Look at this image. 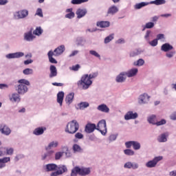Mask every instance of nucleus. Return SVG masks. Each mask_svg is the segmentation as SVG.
<instances>
[{
	"label": "nucleus",
	"mask_w": 176,
	"mask_h": 176,
	"mask_svg": "<svg viewBox=\"0 0 176 176\" xmlns=\"http://www.w3.org/2000/svg\"><path fill=\"white\" fill-rule=\"evenodd\" d=\"M18 85L16 87V91L18 94H25L28 91V87L27 86H30V81L25 79H21L18 80Z\"/></svg>",
	"instance_id": "nucleus-2"
},
{
	"label": "nucleus",
	"mask_w": 176,
	"mask_h": 176,
	"mask_svg": "<svg viewBox=\"0 0 176 176\" xmlns=\"http://www.w3.org/2000/svg\"><path fill=\"white\" fill-rule=\"evenodd\" d=\"M170 119H171V120H176V112H174V113L170 116Z\"/></svg>",
	"instance_id": "nucleus-63"
},
{
	"label": "nucleus",
	"mask_w": 176,
	"mask_h": 176,
	"mask_svg": "<svg viewBox=\"0 0 176 176\" xmlns=\"http://www.w3.org/2000/svg\"><path fill=\"white\" fill-rule=\"evenodd\" d=\"M75 138L77 140H82L83 138V134L80 132H78L75 134Z\"/></svg>",
	"instance_id": "nucleus-54"
},
{
	"label": "nucleus",
	"mask_w": 176,
	"mask_h": 176,
	"mask_svg": "<svg viewBox=\"0 0 176 176\" xmlns=\"http://www.w3.org/2000/svg\"><path fill=\"white\" fill-rule=\"evenodd\" d=\"M58 166L56 164H48L45 166V170L47 172L49 171H56L57 170Z\"/></svg>",
	"instance_id": "nucleus-22"
},
{
	"label": "nucleus",
	"mask_w": 176,
	"mask_h": 176,
	"mask_svg": "<svg viewBox=\"0 0 176 176\" xmlns=\"http://www.w3.org/2000/svg\"><path fill=\"white\" fill-rule=\"evenodd\" d=\"M147 120L151 124H155L156 126V123H157V117L155 115H151L147 118Z\"/></svg>",
	"instance_id": "nucleus-26"
},
{
	"label": "nucleus",
	"mask_w": 176,
	"mask_h": 176,
	"mask_svg": "<svg viewBox=\"0 0 176 176\" xmlns=\"http://www.w3.org/2000/svg\"><path fill=\"white\" fill-rule=\"evenodd\" d=\"M98 76V73L97 72L91 74L89 75L85 74L81 77L80 80L78 81L77 86L83 90H87V89L90 87L91 83H93L91 79L97 78Z\"/></svg>",
	"instance_id": "nucleus-1"
},
{
	"label": "nucleus",
	"mask_w": 176,
	"mask_h": 176,
	"mask_svg": "<svg viewBox=\"0 0 176 176\" xmlns=\"http://www.w3.org/2000/svg\"><path fill=\"white\" fill-rule=\"evenodd\" d=\"M124 153L127 156H133L134 155V151L131 149H126L124 151Z\"/></svg>",
	"instance_id": "nucleus-44"
},
{
	"label": "nucleus",
	"mask_w": 176,
	"mask_h": 176,
	"mask_svg": "<svg viewBox=\"0 0 176 176\" xmlns=\"http://www.w3.org/2000/svg\"><path fill=\"white\" fill-rule=\"evenodd\" d=\"M10 162V157H5L0 159V168H3V167H6V163Z\"/></svg>",
	"instance_id": "nucleus-19"
},
{
	"label": "nucleus",
	"mask_w": 176,
	"mask_h": 176,
	"mask_svg": "<svg viewBox=\"0 0 176 176\" xmlns=\"http://www.w3.org/2000/svg\"><path fill=\"white\" fill-rule=\"evenodd\" d=\"M0 132L4 135H10L12 130L6 124H0Z\"/></svg>",
	"instance_id": "nucleus-6"
},
{
	"label": "nucleus",
	"mask_w": 176,
	"mask_h": 176,
	"mask_svg": "<svg viewBox=\"0 0 176 176\" xmlns=\"http://www.w3.org/2000/svg\"><path fill=\"white\" fill-rule=\"evenodd\" d=\"M63 101H64V92L59 91L57 94V103L59 104L60 107H63Z\"/></svg>",
	"instance_id": "nucleus-18"
},
{
	"label": "nucleus",
	"mask_w": 176,
	"mask_h": 176,
	"mask_svg": "<svg viewBox=\"0 0 176 176\" xmlns=\"http://www.w3.org/2000/svg\"><path fill=\"white\" fill-rule=\"evenodd\" d=\"M28 16V10H23L17 12L18 19H24Z\"/></svg>",
	"instance_id": "nucleus-25"
},
{
	"label": "nucleus",
	"mask_w": 176,
	"mask_h": 176,
	"mask_svg": "<svg viewBox=\"0 0 176 176\" xmlns=\"http://www.w3.org/2000/svg\"><path fill=\"white\" fill-rule=\"evenodd\" d=\"M72 149L75 153H76V152H82V147H80V146H79V144H74L72 146Z\"/></svg>",
	"instance_id": "nucleus-37"
},
{
	"label": "nucleus",
	"mask_w": 176,
	"mask_h": 176,
	"mask_svg": "<svg viewBox=\"0 0 176 176\" xmlns=\"http://www.w3.org/2000/svg\"><path fill=\"white\" fill-rule=\"evenodd\" d=\"M80 175H89L90 174V168H79Z\"/></svg>",
	"instance_id": "nucleus-30"
},
{
	"label": "nucleus",
	"mask_w": 176,
	"mask_h": 176,
	"mask_svg": "<svg viewBox=\"0 0 176 176\" xmlns=\"http://www.w3.org/2000/svg\"><path fill=\"white\" fill-rule=\"evenodd\" d=\"M146 98H147V100H149V96H148V94H144L141 95L140 96V101H139L140 104H145Z\"/></svg>",
	"instance_id": "nucleus-31"
},
{
	"label": "nucleus",
	"mask_w": 176,
	"mask_h": 176,
	"mask_svg": "<svg viewBox=\"0 0 176 176\" xmlns=\"http://www.w3.org/2000/svg\"><path fill=\"white\" fill-rule=\"evenodd\" d=\"M126 76L128 78H133V76H135L137 74H138V69L133 68L130 70H129L127 72H125Z\"/></svg>",
	"instance_id": "nucleus-17"
},
{
	"label": "nucleus",
	"mask_w": 176,
	"mask_h": 176,
	"mask_svg": "<svg viewBox=\"0 0 176 176\" xmlns=\"http://www.w3.org/2000/svg\"><path fill=\"white\" fill-rule=\"evenodd\" d=\"M157 141L159 142H166L167 141V135L166 133L162 134L158 137Z\"/></svg>",
	"instance_id": "nucleus-34"
},
{
	"label": "nucleus",
	"mask_w": 176,
	"mask_h": 176,
	"mask_svg": "<svg viewBox=\"0 0 176 176\" xmlns=\"http://www.w3.org/2000/svg\"><path fill=\"white\" fill-rule=\"evenodd\" d=\"M53 153H54V151L51 150V151H47V153L44 154L42 156V160H45L46 159V157H49L52 156Z\"/></svg>",
	"instance_id": "nucleus-40"
},
{
	"label": "nucleus",
	"mask_w": 176,
	"mask_h": 176,
	"mask_svg": "<svg viewBox=\"0 0 176 176\" xmlns=\"http://www.w3.org/2000/svg\"><path fill=\"white\" fill-rule=\"evenodd\" d=\"M144 64H145V61L142 58H140L138 61L134 62V65H136L138 67H141L144 65Z\"/></svg>",
	"instance_id": "nucleus-39"
},
{
	"label": "nucleus",
	"mask_w": 176,
	"mask_h": 176,
	"mask_svg": "<svg viewBox=\"0 0 176 176\" xmlns=\"http://www.w3.org/2000/svg\"><path fill=\"white\" fill-rule=\"evenodd\" d=\"M79 166H76L72 170L71 176H76L78 174L80 175Z\"/></svg>",
	"instance_id": "nucleus-36"
},
{
	"label": "nucleus",
	"mask_w": 176,
	"mask_h": 176,
	"mask_svg": "<svg viewBox=\"0 0 176 176\" xmlns=\"http://www.w3.org/2000/svg\"><path fill=\"white\" fill-rule=\"evenodd\" d=\"M42 32H43V30H42V29L41 28H37L33 32V34H34V35H41Z\"/></svg>",
	"instance_id": "nucleus-48"
},
{
	"label": "nucleus",
	"mask_w": 176,
	"mask_h": 176,
	"mask_svg": "<svg viewBox=\"0 0 176 176\" xmlns=\"http://www.w3.org/2000/svg\"><path fill=\"white\" fill-rule=\"evenodd\" d=\"M79 53V51L78 50H74L72 52V54L69 55V57H74V56H76Z\"/></svg>",
	"instance_id": "nucleus-61"
},
{
	"label": "nucleus",
	"mask_w": 176,
	"mask_h": 176,
	"mask_svg": "<svg viewBox=\"0 0 176 176\" xmlns=\"http://www.w3.org/2000/svg\"><path fill=\"white\" fill-rule=\"evenodd\" d=\"M87 107H89V102H80L79 104L80 109H85V108H87Z\"/></svg>",
	"instance_id": "nucleus-47"
},
{
	"label": "nucleus",
	"mask_w": 176,
	"mask_h": 176,
	"mask_svg": "<svg viewBox=\"0 0 176 176\" xmlns=\"http://www.w3.org/2000/svg\"><path fill=\"white\" fill-rule=\"evenodd\" d=\"M166 121L164 119L161 120L160 121H157L155 126H163V124H166Z\"/></svg>",
	"instance_id": "nucleus-52"
},
{
	"label": "nucleus",
	"mask_w": 176,
	"mask_h": 176,
	"mask_svg": "<svg viewBox=\"0 0 176 176\" xmlns=\"http://www.w3.org/2000/svg\"><path fill=\"white\" fill-rule=\"evenodd\" d=\"M138 54H140V51L136 50L130 53V57H135V56H138Z\"/></svg>",
	"instance_id": "nucleus-53"
},
{
	"label": "nucleus",
	"mask_w": 176,
	"mask_h": 176,
	"mask_svg": "<svg viewBox=\"0 0 176 176\" xmlns=\"http://www.w3.org/2000/svg\"><path fill=\"white\" fill-rule=\"evenodd\" d=\"M21 98H20V94L14 93L10 96V101L12 102H20Z\"/></svg>",
	"instance_id": "nucleus-14"
},
{
	"label": "nucleus",
	"mask_w": 176,
	"mask_h": 176,
	"mask_svg": "<svg viewBox=\"0 0 176 176\" xmlns=\"http://www.w3.org/2000/svg\"><path fill=\"white\" fill-rule=\"evenodd\" d=\"M24 56V53L23 52H15L12 54H8L6 56V58H20V57H23Z\"/></svg>",
	"instance_id": "nucleus-12"
},
{
	"label": "nucleus",
	"mask_w": 176,
	"mask_h": 176,
	"mask_svg": "<svg viewBox=\"0 0 176 176\" xmlns=\"http://www.w3.org/2000/svg\"><path fill=\"white\" fill-rule=\"evenodd\" d=\"M47 56L50 63L52 64H57V61L54 59V58H53V56H54V52H53V51L50 50L48 52Z\"/></svg>",
	"instance_id": "nucleus-29"
},
{
	"label": "nucleus",
	"mask_w": 176,
	"mask_h": 176,
	"mask_svg": "<svg viewBox=\"0 0 176 176\" xmlns=\"http://www.w3.org/2000/svg\"><path fill=\"white\" fill-rule=\"evenodd\" d=\"M78 130H79V123H78L76 120H73L68 122L65 129V132L69 134H75Z\"/></svg>",
	"instance_id": "nucleus-3"
},
{
	"label": "nucleus",
	"mask_w": 176,
	"mask_h": 176,
	"mask_svg": "<svg viewBox=\"0 0 176 176\" xmlns=\"http://www.w3.org/2000/svg\"><path fill=\"white\" fill-rule=\"evenodd\" d=\"M58 146V142H52L49 144L48 146L45 148L46 151H49L50 149H52V148H57Z\"/></svg>",
	"instance_id": "nucleus-33"
},
{
	"label": "nucleus",
	"mask_w": 176,
	"mask_h": 176,
	"mask_svg": "<svg viewBox=\"0 0 176 176\" xmlns=\"http://www.w3.org/2000/svg\"><path fill=\"white\" fill-rule=\"evenodd\" d=\"M149 44L151 45V46H157V39L155 38L154 40L151 41Z\"/></svg>",
	"instance_id": "nucleus-56"
},
{
	"label": "nucleus",
	"mask_w": 176,
	"mask_h": 176,
	"mask_svg": "<svg viewBox=\"0 0 176 176\" xmlns=\"http://www.w3.org/2000/svg\"><path fill=\"white\" fill-rule=\"evenodd\" d=\"M45 131H46V127H38L34 129L33 134L34 135H42L45 133Z\"/></svg>",
	"instance_id": "nucleus-20"
},
{
	"label": "nucleus",
	"mask_w": 176,
	"mask_h": 176,
	"mask_svg": "<svg viewBox=\"0 0 176 176\" xmlns=\"http://www.w3.org/2000/svg\"><path fill=\"white\" fill-rule=\"evenodd\" d=\"M34 36L32 35V32H29L28 33L25 34V39L28 41H31L32 39H34Z\"/></svg>",
	"instance_id": "nucleus-32"
},
{
	"label": "nucleus",
	"mask_w": 176,
	"mask_h": 176,
	"mask_svg": "<svg viewBox=\"0 0 176 176\" xmlns=\"http://www.w3.org/2000/svg\"><path fill=\"white\" fill-rule=\"evenodd\" d=\"M36 14L37 16H39V17H43V12H42V9L38 8L36 10Z\"/></svg>",
	"instance_id": "nucleus-55"
},
{
	"label": "nucleus",
	"mask_w": 176,
	"mask_h": 176,
	"mask_svg": "<svg viewBox=\"0 0 176 176\" xmlns=\"http://www.w3.org/2000/svg\"><path fill=\"white\" fill-rule=\"evenodd\" d=\"M63 153L62 152H58L55 154V159L56 160H60L61 157H63Z\"/></svg>",
	"instance_id": "nucleus-51"
},
{
	"label": "nucleus",
	"mask_w": 176,
	"mask_h": 176,
	"mask_svg": "<svg viewBox=\"0 0 176 176\" xmlns=\"http://www.w3.org/2000/svg\"><path fill=\"white\" fill-rule=\"evenodd\" d=\"M151 3H154V5H164L166 3V0H155L151 2Z\"/></svg>",
	"instance_id": "nucleus-43"
},
{
	"label": "nucleus",
	"mask_w": 176,
	"mask_h": 176,
	"mask_svg": "<svg viewBox=\"0 0 176 176\" xmlns=\"http://www.w3.org/2000/svg\"><path fill=\"white\" fill-rule=\"evenodd\" d=\"M94 130H97V126L96 124L87 123L85 126V131L88 134L93 133Z\"/></svg>",
	"instance_id": "nucleus-8"
},
{
	"label": "nucleus",
	"mask_w": 176,
	"mask_h": 176,
	"mask_svg": "<svg viewBox=\"0 0 176 176\" xmlns=\"http://www.w3.org/2000/svg\"><path fill=\"white\" fill-rule=\"evenodd\" d=\"M64 52H65V46L62 45L56 48L53 53L54 54V57H58V56H61Z\"/></svg>",
	"instance_id": "nucleus-7"
},
{
	"label": "nucleus",
	"mask_w": 176,
	"mask_h": 176,
	"mask_svg": "<svg viewBox=\"0 0 176 176\" xmlns=\"http://www.w3.org/2000/svg\"><path fill=\"white\" fill-rule=\"evenodd\" d=\"M156 39H157V41H160L162 39H164V35L163 34H159L157 35Z\"/></svg>",
	"instance_id": "nucleus-57"
},
{
	"label": "nucleus",
	"mask_w": 176,
	"mask_h": 176,
	"mask_svg": "<svg viewBox=\"0 0 176 176\" xmlns=\"http://www.w3.org/2000/svg\"><path fill=\"white\" fill-rule=\"evenodd\" d=\"M137 118H138V114L137 113H133V111H128L124 116L125 120L137 119Z\"/></svg>",
	"instance_id": "nucleus-11"
},
{
	"label": "nucleus",
	"mask_w": 176,
	"mask_h": 176,
	"mask_svg": "<svg viewBox=\"0 0 176 176\" xmlns=\"http://www.w3.org/2000/svg\"><path fill=\"white\" fill-rule=\"evenodd\" d=\"M173 56H174L173 52L166 53V57H168V58H171V57H173Z\"/></svg>",
	"instance_id": "nucleus-62"
},
{
	"label": "nucleus",
	"mask_w": 176,
	"mask_h": 176,
	"mask_svg": "<svg viewBox=\"0 0 176 176\" xmlns=\"http://www.w3.org/2000/svg\"><path fill=\"white\" fill-rule=\"evenodd\" d=\"M85 2H89V0H72V5H80Z\"/></svg>",
	"instance_id": "nucleus-38"
},
{
	"label": "nucleus",
	"mask_w": 176,
	"mask_h": 176,
	"mask_svg": "<svg viewBox=\"0 0 176 176\" xmlns=\"http://www.w3.org/2000/svg\"><path fill=\"white\" fill-rule=\"evenodd\" d=\"M50 74L49 76L50 78L57 76V68L56 67V66L51 65L50 67Z\"/></svg>",
	"instance_id": "nucleus-15"
},
{
	"label": "nucleus",
	"mask_w": 176,
	"mask_h": 176,
	"mask_svg": "<svg viewBox=\"0 0 176 176\" xmlns=\"http://www.w3.org/2000/svg\"><path fill=\"white\" fill-rule=\"evenodd\" d=\"M124 168H132L133 170H137V168H138L139 166L135 162H128L124 164Z\"/></svg>",
	"instance_id": "nucleus-13"
},
{
	"label": "nucleus",
	"mask_w": 176,
	"mask_h": 176,
	"mask_svg": "<svg viewBox=\"0 0 176 176\" xmlns=\"http://www.w3.org/2000/svg\"><path fill=\"white\" fill-rule=\"evenodd\" d=\"M113 39V34H110L104 38V43H109Z\"/></svg>",
	"instance_id": "nucleus-49"
},
{
	"label": "nucleus",
	"mask_w": 176,
	"mask_h": 176,
	"mask_svg": "<svg viewBox=\"0 0 176 176\" xmlns=\"http://www.w3.org/2000/svg\"><path fill=\"white\" fill-rule=\"evenodd\" d=\"M24 75H31L33 74L34 70L32 69L27 68L23 70Z\"/></svg>",
	"instance_id": "nucleus-46"
},
{
	"label": "nucleus",
	"mask_w": 176,
	"mask_h": 176,
	"mask_svg": "<svg viewBox=\"0 0 176 176\" xmlns=\"http://www.w3.org/2000/svg\"><path fill=\"white\" fill-rule=\"evenodd\" d=\"M126 79H127L126 72H122L118 76H117L116 82H117V83H123V82L126 81Z\"/></svg>",
	"instance_id": "nucleus-9"
},
{
	"label": "nucleus",
	"mask_w": 176,
	"mask_h": 176,
	"mask_svg": "<svg viewBox=\"0 0 176 176\" xmlns=\"http://www.w3.org/2000/svg\"><path fill=\"white\" fill-rule=\"evenodd\" d=\"M97 109L98 111H100V112H104V113H108V112H109V108L104 104L99 105Z\"/></svg>",
	"instance_id": "nucleus-24"
},
{
	"label": "nucleus",
	"mask_w": 176,
	"mask_h": 176,
	"mask_svg": "<svg viewBox=\"0 0 176 176\" xmlns=\"http://www.w3.org/2000/svg\"><path fill=\"white\" fill-rule=\"evenodd\" d=\"M173 45H170L169 43H165L161 47V50H162V52H170V50H173Z\"/></svg>",
	"instance_id": "nucleus-27"
},
{
	"label": "nucleus",
	"mask_w": 176,
	"mask_h": 176,
	"mask_svg": "<svg viewBox=\"0 0 176 176\" xmlns=\"http://www.w3.org/2000/svg\"><path fill=\"white\" fill-rule=\"evenodd\" d=\"M96 25L98 27H100V28H107L109 27V25H111V23L108 21H102L97 22Z\"/></svg>",
	"instance_id": "nucleus-21"
},
{
	"label": "nucleus",
	"mask_w": 176,
	"mask_h": 176,
	"mask_svg": "<svg viewBox=\"0 0 176 176\" xmlns=\"http://www.w3.org/2000/svg\"><path fill=\"white\" fill-rule=\"evenodd\" d=\"M96 130L100 131L102 135H105L107 134V122L105 120H101L98 122L96 126Z\"/></svg>",
	"instance_id": "nucleus-4"
},
{
	"label": "nucleus",
	"mask_w": 176,
	"mask_h": 176,
	"mask_svg": "<svg viewBox=\"0 0 176 176\" xmlns=\"http://www.w3.org/2000/svg\"><path fill=\"white\" fill-rule=\"evenodd\" d=\"M72 10H74V9L72 8H68L66 10V13H67V14H65V17L66 19H74V17H75V12H74Z\"/></svg>",
	"instance_id": "nucleus-23"
},
{
	"label": "nucleus",
	"mask_w": 176,
	"mask_h": 176,
	"mask_svg": "<svg viewBox=\"0 0 176 176\" xmlns=\"http://www.w3.org/2000/svg\"><path fill=\"white\" fill-rule=\"evenodd\" d=\"M132 146H133V149H135V151H138V149H140L141 148V144L138 142L133 141Z\"/></svg>",
	"instance_id": "nucleus-41"
},
{
	"label": "nucleus",
	"mask_w": 176,
	"mask_h": 176,
	"mask_svg": "<svg viewBox=\"0 0 176 176\" xmlns=\"http://www.w3.org/2000/svg\"><path fill=\"white\" fill-rule=\"evenodd\" d=\"M119 12V9L116 6H113L109 8L107 11V16H109L111 14V16H113V14H116V13H118Z\"/></svg>",
	"instance_id": "nucleus-16"
},
{
	"label": "nucleus",
	"mask_w": 176,
	"mask_h": 176,
	"mask_svg": "<svg viewBox=\"0 0 176 176\" xmlns=\"http://www.w3.org/2000/svg\"><path fill=\"white\" fill-rule=\"evenodd\" d=\"M76 14L77 16V19H82V17H85L86 14H87V9L86 8H78Z\"/></svg>",
	"instance_id": "nucleus-10"
},
{
	"label": "nucleus",
	"mask_w": 176,
	"mask_h": 176,
	"mask_svg": "<svg viewBox=\"0 0 176 176\" xmlns=\"http://www.w3.org/2000/svg\"><path fill=\"white\" fill-rule=\"evenodd\" d=\"M133 142H134V141L126 142L125 143L126 147V148H131V146H133Z\"/></svg>",
	"instance_id": "nucleus-59"
},
{
	"label": "nucleus",
	"mask_w": 176,
	"mask_h": 176,
	"mask_svg": "<svg viewBox=\"0 0 176 176\" xmlns=\"http://www.w3.org/2000/svg\"><path fill=\"white\" fill-rule=\"evenodd\" d=\"M74 96H75V94L74 93L69 94L65 98L66 104H67L68 105H70L71 103L74 101Z\"/></svg>",
	"instance_id": "nucleus-28"
},
{
	"label": "nucleus",
	"mask_w": 176,
	"mask_h": 176,
	"mask_svg": "<svg viewBox=\"0 0 176 176\" xmlns=\"http://www.w3.org/2000/svg\"><path fill=\"white\" fill-rule=\"evenodd\" d=\"M89 53L92 56H94L95 57H97L98 58H101V56H100V54H98L97 52H96L94 50H90Z\"/></svg>",
	"instance_id": "nucleus-50"
},
{
	"label": "nucleus",
	"mask_w": 176,
	"mask_h": 176,
	"mask_svg": "<svg viewBox=\"0 0 176 176\" xmlns=\"http://www.w3.org/2000/svg\"><path fill=\"white\" fill-rule=\"evenodd\" d=\"M60 175V173H58V170H56V172H53L51 173V176H58Z\"/></svg>",
	"instance_id": "nucleus-64"
},
{
	"label": "nucleus",
	"mask_w": 176,
	"mask_h": 176,
	"mask_svg": "<svg viewBox=\"0 0 176 176\" xmlns=\"http://www.w3.org/2000/svg\"><path fill=\"white\" fill-rule=\"evenodd\" d=\"M146 5H148V3L142 2V3L136 4L135 6V8L141 9V8H144V6H146Z\"/></svg>",
	"instance_id": "nucleus-45"
},
{
	"label": "nucleus",
	"mask_w": 176,
	"mask_h": 176,
	"mask_svg": "<svg viewBox=\"0 0 176 176\" xmlns=\"http://www.w3.org/2000/svg\"><path fill=\"white\" fill-rule=\"evenodd\" d=\"M163 160V157L159 156V157H155L153 160L148 161L146 164V166L148 168H152L153 167H156V164L160 162V160Z\"/></svg>",
	"instance_id": "nucleus-5"
},
{
	"label": "nucleus",
	"mask_w": 176,
	"mask_h": 176,
	"mask_svg": "<svg viewBox=\"0 0 176 176\" xmlns=\"http://www.w3.org/2000/svg\"><path fill=\"white\" fill-rule=\"evenodd\" d=\"M6 152H7V155H13V152H14V150L12 148H7Z\"/></svg>",
	"instance_id": "nucleus-58"
},
{
	"label": "nucleus",
	"mask_w": 176,
	"mask_h": 176,
	"mask_svg": "<svg viewBox=\"0 0 176 176\" xmlns=\"http://www.w3.org/2000/svg\"><path fill=\"white\" fill-rule=\"evenodd\" d=\"M155 27V23L153 22H148L146 23L144 28L143 29V31L147 28V29H151Z\"/></svg>",
	"instance_id": "nucleus-42"
},
{
	"label": "nucleus",
	"mask_w": 176,
	"mask_h": 176,
	"mask_svg": "<svg viewBox=\"0 0 176 176\" xmlns=\"http://www.w3.org/2000/svg\"><path fill=\"white\" fill-rule=\"evenodd\" d=\"M79 68H80V65H76L72 66L73 71H78Z\"/></svg>",
	"instance_id": "nucleus-60"
},
{
	"label": "nucleus",
	"mask_w": 176,
	"mask_h": 176,
	"mask_svg": "<svg viewBox=\"0 0 176 176\" xmlns=\"http://www.w3.org/2000/svg\"><path fill=\"white\" fill-rule=\"evenodd\" d=\"M66 171H67V166L64 165L60 166L58 168V173L60 175H61V174H64V173H66Z\"/></svg>",
	"instance_id": "nucleus-35"
}]
</instances>
